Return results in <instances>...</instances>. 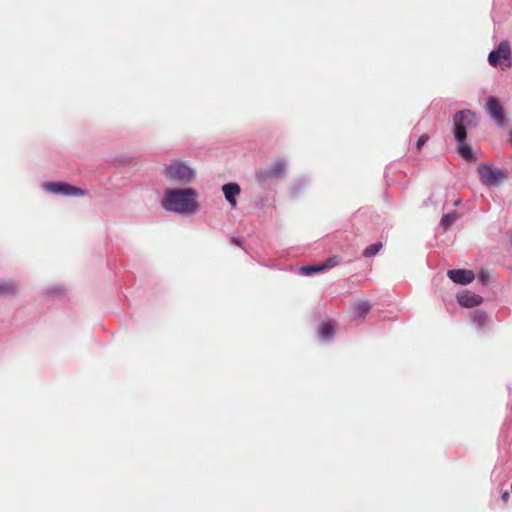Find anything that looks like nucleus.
Returning <instances> with one entry per match:
<instances>
[{
    "instance_id": "nucleus-23",
    "label": "nucleus",
    "mask_w": 512,
    "mask_h": 512,
    "mask_svg": "<svg viewBox=\"0 0 512 512\" xmlns=\"http://www.w3.org/2000/svg\"><path fill=\"white\" fill-rule=\"evenodd\" d=\"M428 139H429V136L427 134H422L416 142V145H415L416 150L419 151L424 146V144L428 141Z\"/></svg>"
},
{
    "instance_id": "nucleus-2",
    "label": "nucleus",
    "mask_w": 512,
    "mask_h": 512,
    "mask_svg": "<svg viewBox=\"0 0 512 512\" xmlns=\"http://www.w3.org/2000/svg\"><path fill=\"white\" fill-rule=\"evenodd\" d=\"M162 174L167 180L181 184L192 177V168L187 162L173 160L164 166Z\"/></svg>"
},
{
    "instance_id": "nucleus-29",
    "label": "nucleus",
    "mask_w": 512,
    "mask_h": 512,
    "mask_svg": "<svg viewBox=\"0 0 512 512\" xmlns=\"http://www.w3.org/2000/svg\"><path fill=\"white\" fill-rule=\"evenodd\" d=\"M459 203H460V200H457V201L455 202V206L459 205Z\"/></svg>"
},
{
    "instance_id": "nucleus-24",
    "label": "nucleus",
    "mask_w": 512,
    "mask_h": 512,
    "mask_svg": "<svg viewBox=\"0 0 512 512\" xmlns=\"http://www.w3.org/2000/svg\"><path fill=\"white\" fill-rule=\"evenodd\" d=\"M491 478L495 481H499L500 483L503 482L504 476L502 475V471L498 470L497 467H495L491 473Z\"/></svg>"
},
{
    "instance_id": "nucleus-6",
    "label": "nucleus",
    "mask_w": 512,
    "mask_h": 512,
    "mask_svg": "<svg viewBox=\"0 0 512 512\" xmlns=\"http://www.w3.org/2000/svg\"><path fill=\"white\" fill-rule=\"evenodd\" d=\"M42 188L52 194L64 195V196H84L86 191L72 186L66 182H45L42 184Z\"/></svg>"
},
{
    "instance_id": "nucleus-13",
    "label": "nucleus",
    "mask_w": 512,
    "mask_h": 512,
    "mask_svg": "<svg viewBox=\"0 0 512 512\" xmlns=\"http://www.w3.org/2000/svg\"><path fill=\"white\" fill-rule=\"evenodd\" d=\"M317 332L324 342H331L336 334L334 325L330 321H323L317 327Z\"/></svg>"
},
{
    "instance_id": "nucleus-15",
    "label": "nucleus",
    "mask_w": 512,
    "mask_h": 512,
    "mask_svg": "<svg viewBox=\"0 0 512 512\" xmlns=\"http://www.w3.org/2000/svg\"><path fill=\"white\" fill-rule=\"evenodd\" d=\"M309 182L310 180L307 177L296 179L290 188L291 195L297 197L309 185Z\"/></svg>"
},
{
    "instance_id": "nucleus-5",
    "label": "nucleus",
    "mask_w": 512,
    "mask_h": 512,
    "mask_svg": "<svg viewBox=\"0 0 512 512\" xmlns=\"http://www.w3.org/2000/svg\"><path fill=\"white\" fill-rule=\"evenodd\" d=\"M286 168V161L283 158H277L268 168L257 170L256 179L259 183H265L270 179L282 178Z\"/></svg>"
},
{
    "instance_id": "nucleus-9",
    "label": "nucleus",
    "mask_w": 512,
    "mask_h": 512,
    "mask_svg": "<svg viewBox=\"0 0 512 512\" xmlns=\"http://www.w3.org/2000/svg\"><path fill=\"white\" fill-rule=\"evenodd\" d=\"M456 142H457V150L458 153L461 155L463 159H465L468 162H475L477 160V155L475 151L467 145L466 139L467 136L463 132L456 131L454 136Z\"/></svg>"
},
{
    "instance_id": "nucleus-25",
    "label": "nucleus",
    "mask_w": 512,
    "mask_h": 512,
    "mask_svg": "<svg viewBox=\"0 0 512 512\" xmlns=\"http://www.w3.org/2000/svg\"><path fill=\"white\" fill-rule=\"evenodd\" d=\"M231 243L239 247L242 246V241L240 237H231Z\"/></svg>"
},
{
    "instance_id": "nucleus-17",
    "label": "nucleus",
    "mask_w": 512,
    "mask_h": 512,
    "mask_svg": "<svg viewBox=\"0 0 512 512\" xmlns=\"http://www.w3.org/2000/svg\"><path fill=\"white\" fill-rule=\"evenodd\" d=\"M323 271V267L321 264H312V265H306L302 266L300 268V273L304 276H312L314 274H317L319 272Z\"/></svg>"
},
{
    "instance_id": "nucleus-10",
    "label": "nucleus",
    "mask_w": 512,
    "mask_h": 512,
    "mask_svg": "<svg viewBox=\"0 0 512 512\" xmlns=\"http://www.w3.org/2000/svg\"><path fill=\"white\" fill-rule=\"evenodd\" d=\"M447 276L456 284L467 285L475 279V274L468 269H451L448 270Z\"/></svg>"
},
{
    "instance_id": "nucleus-27",
    "label": "nucleus",
    "mask_w": 512,
    "mask_h": 512,
    "mask_svg": "<svg viewBox=\"0 0 512 512\" xmlns=\"http://www.w3.org/2000/svg\"><path fill=\"white\" fill-rule=\"evenodd\" d=\"M200 210L199 204L194 200V214Z\"/></svg>"
},
{
    "instance_id": "nucleus-26",
    "label": "nucleus",
    "mask_w": 512,
    "mask_h": 512,
    "mask_svg": "<svg viewBox=\"0 0 512 512\" xmlns=\"http://www.w3.org/2000/svg\"><path fill=\"white\" fill-rule=\"evenodd\" d=\"M501 498L504 502L508 501V499L510 498V494L508 491H504L501 495Z\"/></svg>"
},
{
    "instance_id": "nucleus-11",
    "label": "nucleus",
    "mask_w": 512,
    "mask_h": 512,
    "mask_svg": "<svg viewBox=\"0 0 512 512\" xmlns=\"http://www.w3.org/2000/svg\"><path fill=\"white\" fill-rule=\"evenodd\" d=\"M456 298L459 305L465 308L476 307L483 301L482 296L469 291L458 293Z\"/></svg>"
},
{
    "instance_id": "nucleus-30",
    "label": "nucleus",
    "mask_w": 512,
    "mask_h": 512,
    "mask_svg": "<svg viewBox=\"0 0 512 512\" xmlns=\"http://www.w3.org/2000/svg\"><path fill=\"white\" fill-rule=\"evenodd\" d=\"M510 243H511V245H512V237L510 238Z\"/></svg>"
},
{
    "instance_id": "nucleus-18",
    "label": "nucleus",
    "mask_w": 512,
    "mask_h": 512,
    "mask_svg": "<svg viewBox=\"0 0 512 512\" xmlns=\"http://www.w3.org/2000/svg\"><path fill=\"white\" fill-rule=\"evenodd\" d=\"M340 262H341V258L337 255H334V256H331V257L325 259L320 264L323 267V271H324V270H327V269L337 266L338 264H340Z\"/></svg>"
},
{
    "instance_id": "nucleus-7",
    "label": "nucleus",
    "mask_w": 512,
    "mask_h": 512,
    "mask_svg": "<svg viewBox=\"0 0 512 512\" xmlns=\"http://www.w3.org/2000/svg\"><path fill=\"white\" fill-rule=\"evenodd\" d=\"M475 118L476 114L470 109L456 112L453 118V135L455 136L456 131L463 132L467 135V129L476 125L474 123Z\"/></svg>"
},
{
    "instance_id": "nucleus-21",
    "label": "nucleus",
    "mask_w": 512,
    "mask_h": 512,
    "mask_svg": "<svg viewBox=\"0 0 512 512\" xmlns=\"http://www.w3.org/2000/svg\"><path fill=\"white\" fill-rule=\"evenodd\" d=\"M17 289V284L12 281L0 283V294H9Z\"/></svg>"
},
{
    "instance_id": "nucleus-8",
    "label": "nucleus",
    "mask_w": 512,
    "mask_h": 512,
    "mask_svg": "<svg viewBox=\"0 0 512 512\" xmlns=\"http://www.w3.org/2000/svg\"><path fill=\"white\" fill-rule=\"evenodd\" d=\"M486 109L493 121L500 127L506 124L504 109L496 97H489L486 103Z\"/></svg>"
},
{
    "instance_id": "nucleus-19",
    "label": "nucleus",
    "mask_w": 512,
    "mask_h": 512,
    "mask_svg": "<svg viewBox=\"0 0 512 512\" xmlns=\"http://www.w3.org/2000/svg\"><path fill=\"white\" fill-rule=\"evenodd\" d=\"M370 309L371 304L369 303V301H361L360 303L357 304L355 313L357 316L363 317L370 311Z\"/></svg>"
},
{
    "instance_id": "nucleus-14",
    "label": "nucleus",
    "mask_w": 512,
    "mask_h": 512,
    "mask_svg": "<svg viewBox=\"0 0 512 512\" xmlns=\"http://www.w3.org/2000/svg\"><path fill=\"white\" fill-rule=\"evenodd\" d=\"M488 315L486 311L482 309H476L471 312V321L472 324L477 328H484L488 322Z\"/></svg>"
},
{
    "instance_id": "nucleus-20",
    "label": "nucleus",
    "mask_w": 512,
    "mask_h": 512,
    "mask_svg": "<svg viewBox=\"0 0 512 512\" xmlns=\"http://www.w3.org/2000/svg\"><path fill=\"white\" fill-rule=\"evenodd\" d=\"M457 218V215L455 212L443 214L440 220V225L446 229L449 227Z\"/></svg>"
},
{
    "instance_id": "nucleus-1",
    "label": "nucleus",
    "mask_w": 512,
    "mask_h": 512,
    "mask_svg": "<svg viewBox=\"0 0 512 512\" xmlns=\"http://www.w3.org/2000/svg\"><path fill=\"white\" fill-rule=\"evenodd\" d=\"M159 203L168 213L187 214L192 211V188H166Z\"/></svg>"
},
{
    "instance_id": "nucleus-3",
    "label": "nucleus",
    "mask_w": 512,
    "mask_h": 512,
    "mask_svg": "<svg viewBox=\"0 0 512 512\" xmlns=\"http://www.w3.org/2000/svg\"><path fill=\"white\" fill-rule=\"evenodd\" d=\"M477 173L480 182L486 187H495L508 178L503 169L493 168L492 164L487 162L477 167Z\"/></svg>"
},
{
    "instance_id": "nucleus-4",
    "label": "nucleus",
    "mask_w": 512,
    "mask_h": 512,
    "mask_svg": "<svg viewBox=\"0 0 512 512\" xmlns=\"http://www.w3.org/2000/svg\"><path fill=\"white\" fill-rule=\"evenodd\" d=\"M488 62L493 67H500L506 70L512 66L511 48L507 41H502L498 47L488 55Z\"/></svg>"
},
{
    "instance_id": "nucleus-12",
    "label": "nucleus",
    "mask_w": 512,
    "mask_h": 512,
    "mask_svg": "<svg viewBox=\"0 0 512 512\" xmlns=\"http://www.w3.org/2000/svg\"><path fill=\"white\" fill-rule=\"evenodd\" d=\"M222 191L226 201L231 207H236L237 196L241 193V187L236 182H228L222 186Z\"/></svg>"
},
{
    "instance_id": "nucleus-22",
    "label": "nucleus",
    "mask_w": 512,
    "mask_h": 512,
    "mask_svg": "<svg viewBox=\"0 0 512 512\" xmlns=\"http://www.w3.org/2000/svg\"><path fill=\"white\" fill-rule=\"evenodd\" d=\"M478 281L482 284V285H488L489 284V281H490V274L488 272V270L486 269H481L478 273Z\"/></svg>"
},
{
    "instance_id": "nucleus-28",
    "label": "nucleus",
    "mask_w": 512,
    "mask_h": 512,
    "mask_svg": "<svg viewBox=\"0 0 512 512\" xmlns=\"http://www.w3.org/2000/svg\"><path fill=\"white\" fill-rule=\"evenodd\" d=\"M509 135V143L512 145V129L508 132Z\"/></svg>"
},
{
    "instance_id": "nucleus-16",
    "label": "nucleus",
    "mask_w": 512,
    "mask_h": 512,
    "mask_svg": "<svg viewBox=\"0 0 512 512\" xmlns=\"http://www.w3.org/2000/svg\"><path fill=\"white\" fill-rule=\"evenodd\" d=\"M383 244L380 241H377L369 246H367L363 252L362 256L365 258H371L375 256L382 248Z\"/></svg>"
}]
</instances>
